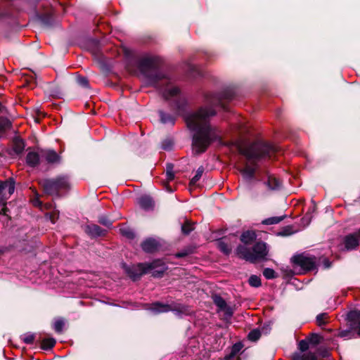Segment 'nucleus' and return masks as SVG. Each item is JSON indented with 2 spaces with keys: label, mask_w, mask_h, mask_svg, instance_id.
Wrapping results in <instances>:
<instances>
[{
  "label": "nucleus",
  "mask_w": 360,
  "mask_h": 360,
  "mask_svg": "<svg viewBox=\"0 0 360 360\" xmlns=\"http://www.w3.org/2000/svg\"><path fill=\"white\" fill-rule=\"evenodd\" d=\"M64 321L61 319L56 320L53 323V328L56 332L60 333L63 331Z\"/></svg>",
  "instance_id": "nucleus-34"
},
{
  "label": "nucleus",
  "mask_w": 360,
  "mask_h": 360,
  "mask_svg": "<svg viewBox=\"0 0 360 360\" xmlns=\"http://www.w3.org/2000/svg\"><path fill=\"white\" fill-rule=\"evenodd\" d=\"M146 269L148 274H151L153 277H162L167 270L166 264L160 259L155 260L150 263H146Z\"/></svg>",
  "instance_id": "nucleus-9"
},
{
  "label": "nucleus",
  "mask_w": 360,
  "mask_h": 360,
  "mask_svg": "<svg viewBox=\"0 0 360 360\" xmlns=\"http://www.w3.org/2000/svg\"><path fill=\"white\" fill-rule=\"evenodd\" d=\"M11 125L10 120L6 117H0V133L8 129Z\"/></svg>",
  "instance_id": "nucleus-30"
},
{
  "label": "nucleus",
  "mask_w": 360,
  "mask_h": 360,
  "mask_svg": "<svg viewBox=\"0 0 360 360\" xmlns=\"http://www.w3.org/2000/svg\"><path fill=\"white\" fill-rule=\"evenodd\" d=\"M237 255L247 261L255 262L258 259H263L268 253L266 244L263 242L257 243L251 251L245 245H239L236 250Z\"/></svg>",
  "instance_id": "nucleus-4"
},
{
  "label": "nucleus",
  "mask_w": 360,
  "mask_h": 360,
  "mask_svg": "<svg viewBox=\"0 0 360 360\" xmlns=\"http://www.w3.org/2000/svg\"><path fill=\"white\" fill-rule=\"evenodd\" d=\"M344 243L347 250L355 249L360 245V233H354L347 235L345 238Z\"/></svg>",
  "instance_id": "nucleus-11"
},
{
  "label": "nucleus",
  "mask_w": 360,
  "mask_h": 360,
  "mask_svg": "<svg viewBox=\"0 0 360 360\" xmlns=\"http://www.w3.org/2000/svg\"><path fill=\"white\" fill-rule=\"evenodd\" d=\"M340 336L341 337H345L346 336V331H342L340 333Z\"/></svg>",
  "instance_id": "nucleus-52"
},
{
  "label": "nucleus",
  "mask_w": 360,
  "mask_h": 360,
  "mask_svg": "<svg viewBox=\"0 0 360 360\" xmlns=\"http://www.w3.org/2000/svg\"><path fill=\"white\" fill-rule=\"evenodd\" d=\"M242 345L240 343H236L235 344L231 349V354L236 355L237 353L240 352V350L242 349Z\"/></svg>",
  "instance_id": "nucleus-44"
},
{
  "label": "nucleus",
  "mask_w": 360,
  "mask_h": 360,
  "mask_svg": "<svg viewBox=\"0 0 360 360\" xmlns=\"http://www.w3.org/2000/svg\"><path fill=\"white\" fill-rule=\"evenodd\" d=\"M158 56L144 55L139 60V68L146 78V84L157 86L158 82L162 79L164 75L158 70L160 63Z\"/></svg>",
  "instance_id": "nucleus-3"
},
{
  "label": "nucleus",
  "mask_w": 360,
  "mask_h": 360,
  "mask_svg": "<svg viewBox=\"0 0 360 360\" xmlns=\"http://www.w3.org/2000/svg\"><path fill=\"white\" fill-rule=\"evenodd\" d=\"M310 210H311L312 212H315V210H316V205L314 204Z\"/></svg>",
  "instance_id": "nucleus-51"
},
{
  "label": "nucleus",
  "mask_w": 360,
  "mask_h": 360,
  "mask_svg": "<svg viewBox=\"0 0 360 360\" xmlns=\"http://www.w3.org/2000/svg\"><path fill=\"white\" fill-rule=\"evenodd\" d=\"M120 231L123 236H125L129 238H133L134 236L133 231L127 228L121 229Z\"/></svg>",
  "instance_id": "nucleus-40"
},
{
  "label": "nucleus",
  "mask_w": 360,
  "mask_h": 360,
  "mask_svg": "<svg viewBox=\"0 0 360 360\" xmlns=\"http://www.w3.org/2000/svg\"><path fill=\"white\" fill-rule=\"evenodd\" d=\"M360 313L357 311H349L347 314V319L350 322V328L356 331L360 336Z\"/></svg>",
  "instance_id": "nucleus-12"
},
{
  "label": "nucleus",
  "mask_w": 360,
  "mask_h": 360,
  "mask_svg": "<svg viewBox=\"0 0 360 360\" xmlns=\"http://www.w3.org/2000/svg\"><path fill=\"white\" fill-rule=\"evenodd\" d=\"M328 316L327 313H322L316 316V323L319 326H322L327 323Z\"/></svg>",
  "instance_id": "nucleus-29"
},
{
  "label": "nucleus",
  "mask_w": 360,
  "mask_h": 360,
  "mask_svg": "<svg viewBox=\"0 0 360 360\" xmlns=\"http://www.w3.org/2000/svg\"><path fill=\"white\" fill-rule=\"evenodd\" d=\"M309 342L308 339L300 341L298 347L301 352H305L309 349Z\"/></svg>",
  "instance_id": "nucleus-38"
},
{
  "label": "nucleus",
  "mask_w": 360,
  "mask_h": 360,
  "mask_svg": "<svg viewBox=\"0 0 360 360\" xmlns=\"http://www.w3.org/2000/svg\"><path fill=\"white\" fill-rule=\"evenodd\" d=\"M85 232L91 237L94 238L104 236L107 231L105 229H101L96 224H89L86 226Z\"/></svg>",
  "instance_id": "nucleus-14"
},
{
  "label": "nucleus",
  "mask_w": 360,
  "mask_h": 360,
  "mask_svg": "<svg viewBox=\"0 0 360 360\" xmlns=\"http://www.w3.org/2000/svg\"><path fill=\"white\" fill-rule=\"evenodd\" d=\"M162 93L166 100L172 101L174 103L176 113L179 114L181 111L184 110L186 101L177 86L165 81V86L162 89Z\"/></svg>",
  "instance_id": "nucleus-5"
},
{
  "label": "nucleus",
  "mask_w": 360,
  "mask_h": 360,
  "mask_svg": "<svg viewBox=\"0 0 360 360\" xmlns=\"http://www.w3.org/2000/svg\"><path fill=\"white\" fill-rule=\"evenodd\" d=\"M219 249L226 255H229L231 252V248L229 247L223 240H220L217 242Z\"/></svg>",
  "instance_id": "nucleus-26"
},
{
  "label": "nucleus",
  "mask_w": 360,
  "mask_h": 360,
  "mask_svg": "<svg viewBox=\"0 0 360 360\" xmlns=\"http://www.w3.org/2000/svg\"><path fill=\"white\" fill-rule=\"evenodd\" d=\"M76 79H77V82L79 85H80L83 87H85V88L89 87V81L86 79V77L77 76Z\"/></svg>",
  "instance_id": "nucleus-37"
},
{
  "label": "nucleus",
  "mask_w": 360,
  "mask_h": 360,
  "mask_svg": "<svg viewBox=\"0 0 360 360\" xmlns=\"http://www.w3.org/2000/svg\"><path fill=\"white\" fill-rule=\"evenodd\" d=\"M2 211L5 212V209H2ZM4 214H6V212H4Z\"/></svg>",
  "instance_id": "nucleus-55"
},
{
  "label": "nucleus",
  "mask_w": 360,
  "mask_h": 360,
  "mask_svg": "<svg viewBox=\"0 0 360 360\" xmlns=\"http://www.w3.org/2000/svg\"><path fill=\"white\" fill-rule=\"evenodd\" d=\"M34 340V335L32 333H27L23 336V341L27 344H32Z\"/></svg>",
  "instance_id": "nucleus-41"
},
{
  "label": "nucleus",
  "mask_w": 360,
  "mask_h": 360,
  "mask_svg": "<svg viewBox=\"0 0 360 360\" xmlns=\"http://www.w3.org/2000/svg\"><path fill=\"white\" fill-rule=\"evenodd\" d=\"M284 217H273L264 219L262 223L266 225L276 224L283 219Z\"/></svg>",
  "instance_id": "nucleus-27"
},
{
  "label": "nucleus",
  "mask_w": 360,
  "mask_h": 360,
  "mask_svg": "<svg viewBox=\"0 0 360 360\" xmlns=\"http://www.w3.org/2000/svg\"><path fill=\"white\" fill-rule=\"evenodd\" d=\"M34 205H40V202H39V201L38 200H35L34 201Z\"/></svg>",
  "instance_id": "nucleus-50"
},
{
  "label": "nucleus",
  "mask_w": 360,
  "mask_h": 360,
  "mask_svg": "<svg viewBox=\"0 0 360 360\" xmlns=\"http://www.w3.org/2000/svg\"><path fill=\"white\" fill-rule=\"evenodd\" d=\"M149 309L154 314L164 313L169 311H173L176 316H181L188 314L190 310L188 307L182 304H166L160 302L153 303Z\"/></svg>",
  "instance_id": "nucleus-7"
},
{
  "label": "nucleus",
  "mask_w": 360,
  "mask_h": 360,
  "mask_svg": "<svg viewBox=\"0 0 360 360\" xmlns=\"http://www.w3.org/2000/svg\"><path fill=\"white\" fill-rule=\"evenodd\" d=\"M41 185L45 192L49 195H58L61 190H65L69 188V181L67 176H58L56 179H44L41 181Z\"/></svg>",
  "instance_id": "nucleus-6"
},
{
  "label": "nucleus",
  "mask_w": 360,
  "mask_h": 360,
  "mask_svg": "<svg viewBox=\"0 0 360 360\" xmlns=\"http://www.w3.org/2000/svg\"><path fill=\"white\" fill-rule=\"evenodd\" d=\"M160 244L154 238H147L141 243V248L146 252H153L158 250Z\"/></svg>",
  "instance_id": "nucleus-13"
},
{
  "label": "nucleus",
  "mask_w": 360,
  "mask_h": 360,
  "mask_svg": "<svg viewBox=\"0 0 360 360\" xmlns=\"http://www.w3.org/2000/svg\"><path fill=\"white\" fill-rule=\"evenodd\" d=\"M204 172V167L202 166H200L198 167V170L196 171L195 175L191 179L190 181V184L191 186H194L201 178L202 174Z\"/></svg>",
  "instance_id": "nucleus-25"
},
{
  "label": "nucleus",
  "mask_w": 360,
  "mask_h": 360,
  "mask_svg": "<svg viewBox=\"0 0 360 360\" xmlns=\"http://www.w3.org/2000/svg\"><path fill=\"white\" fill-rule=\"evenodd\" d=\"M160 120L163 124H174L175 122V117L169 114L165 113L162 111L160 112Z\"/></svg>",
  "instance_id": "nucleus-21"
},
{
  "label": "nucleus",
  "mask_w": 360,
  "mask_h": 360,
  "mask_svg": "<svg viewBox=\"0 0 360 360\" xmlns=\"http://www.w3.org/2000/svg\"><path fill=\"white\" fill-rule=\"evenodd\" d=\"M256 239V234L254 231H247L240 237L241 241L245 244H250Z\"/></svg>",
  "instance_id": "nucleus-20"
},
{
  "label": "nucleus",
  "mask_w": 360,
  "mask_h": 360,
  "mask_svg": "<svg viewBox=\"0 0 360 360\" xmlns=\"http://www.w3.org/2000/svg\"><path fill=\"white\" fill-rule=\"evenodd\" d=\"M293 263L300 266L303 270L309 271L315 267L316 259L314 257L304 254L295 255L292 258Z\"/></svg>",
  "instance_id": "nucleus-8"
},
{
  "label": "nucleus",
  "mask_w": 360,
  "mask_h": 360,
  "mask_svg": "<svg viewBox=\"0 0 360 360\" xmlns=\"http://www.w3.org/2000/svg\"><path fill=\"white\" fill-rule=\"evenodd\" d=\"M2 193L4 194L6 192L8 193L9 195L13 193L15 191V184L14 182L10 179L6 181H0Z\"/></svg>",
  "instance_id": "nucleus-18"
},
{
  "label": "nucleus",
  "mask_w": 360,
  "mask_h": 360,
  "mask_svg": "<svg viewBox=\"0 0 360 360\" xmlns=\"http://www.w3.org/2000/svg\"><path fill=\"white\" fill-rule=\"evenodd\" d=\"M56 344L55 339L52 338H44L41 341V348L45 350L51 349Z\"/></svg>",
  "instance_id": "nucleus-22"
},
{
  "label": "nucleus",
  "mask_w": 360,
  "mask_h": 360,
  "mask_svg": "<svg viewBox=\"0 0 360 360\" xmlns=\"http://www.w3.org/2000/svg\"><path fill=\"white\" fill-rule=\"evenodd\" d=\"M330 264L328 260H326L325 267L328 268V267H330Z\"/></svg>",
  "instance_id": "nucleus-49"
},
{
  "label": "nucleus",
  "mask_w": 360,
  "mask_h": 360,
  "mask_svg": "<svg viewBox=\"0 0 360 360\" xmlns=\"http://www.w3.org/2000/svg\"><path fill=\"white\" fill-rule=\"evenodd\" d=\"M309 343L316 345L320 341V337L316 334H313L310 338H308Z\"/></svg>",
  "instance_id": "nucleus-43"
},
{
  "label": "nucleus",
  "mask_w": 360,
  "mask_h": 360,
  "mask_svg": "<svg viewBox=\"0 0 360 360\" xmlns=\"http://www.w3.org/2000/svg\"><path fill=\"white\" fill-rule=\"evenodd\" d=\"M249 284L255 288H258L261 285V279L256 275H252L248 280Z\"/></svg>",
  "instance_id": "nucleus-28"
},
{
  "label": "nucleus",
  "mask_w": 360,
  "mask_h": 360,
  "mask_svg": "<svg viewBox=\"0 0 360 360\" xmlns=\"http://www.w3.org/2000/svg\"><path fill=\"white\" fill-rule=\"evenodd\" d=\"M166 176L168 181H172L174 179V172L173 171V165L171 164L167 165L166 169Z\"/></svg>",
  "instance_id": "nucleus-33"
},
{
  "label": "nucleus",
  "mask_w": 360,
  "mask_h": 360,
  "mask_svg": "<svg viewBox=\"0 0 360 360\" xmlns=\"http://www.w3.org/2000/svg\"><path fill=\"white\" fill-rule=\"evenodd\" d=\"M221 311L224 312V316L226 319L231 318L233 315L232 308L227 306V304L226 305V308L222 309Z\"/></svg>",
  "instance_id": "nucleus-42"
},
{
  "label": "nucleus",
  "mask_w": 360,
  "mask_h": 360,
  "mask_svg": "<svg viewBox=\"0 0 360 360\" xmlns=\"http://www.w3.org/2000/svg\"><path fill=\"white\" fill-rule=\"evenodd\" d=\"M3 108V105L0 103V112L2 111Z\"/></svg>",
  "instance_id": "nucleus-54"
},
{
  "label": "nucleus",
  "mask_w": 360,
  "mask_h": 360,
  "mask_svg": "<svg viewBox=\"0 0 360 360\" xmlns=\"http://www.w3.org/2000/svg\"><path fill=\"white\" fill-rule=\"evenodd\" d=\"M41 155L49 163H57L60 161L59 155L53 150H42Z\"/></svg>",
  "instance_id": "nucleus-15"
},
{
  "label": "nucleus",
  "mask_w": 360,
  "mask_h": 360,
  "mask_svg": "<svg viewBox=\"0 0 360 360\" xmlns=\"http://www.w3.org/2000/svg\"><path fill=\"white\" fill-rule=\"evenodd\" d=\"M25 148V143L21 139H16L14 141L13 144V150L15 153L20 154L21 153Z\"/></svg>",
  "instance_id": "nucleus-23"
},
{
  "label": "nucleus",
  "mask_w": 360,
  "mask_h": 360,
  "mask_svg": "<svg viewBox=\"0 0 360 360\" xmlns=\"http://www.w3.org/2000/svg\"><path fill=\"white\" fill-rule=\"evenodd\" d=\"M264 276L267 279H272L276 277V272L270 268H266L263 271Z\"/></svg>",
  "instance_id": "nucleus-35"
},
{
  "label": "nucleus",
  "mask_w": 360,
  "mask_h": 360,
  "mask_svg": "<svg viewBox=\"0 0 360 360\" xmlns=\"http://www.w3.org/2000/svg\"><path fill=\"white\" fill-rule=\"evenodd\" d=\"M140 207L145 210H152L154 207V202L149 196H142L139 199Z\"/></svg>",
  "instance_id": "nucleus-16"
},
{
  "label": "nucleus",
  "mask_w": 360,
  "mask_h": 360,
  "mask_svg": "<svg viewBox=\"0 0 360 360\" xmlns=\"http://www.w3.org/2000/svg\"><path fill=\"white\" fill-rule=\"evenodd\" d=\"M311 219V216L310 213H307L304 217L302 218V222L306 223V224H309L310 220Z\"/></svg>",
  "instance_id": "nucleus-46"
},
{
  "label": "nucleus",
  "mask_w": 360,
  "mask_h": 360,
  "mask_svg": "<svg viewBox=\"0 0 360 360\" xmlns=\"http://www.w3.org/2000/svg\"><path fill=\"white\" fill-rule=\"evenodd\" d=\"M239 152L244 155L246 162L244 167L239 169L243 177L246 179H251L255 174L257 162L264 157H271L275 152L272 146L262 142H256L252 144L240 146Z\"/></svg>",
  "instance_id": "nucleus-2"
},
{
  "label": "nucleus",
  "mask_w": 360,
  "mask_h": 360,
  "mask_svg": "<svg viewBox=\"0 0 360 360\" xmlns=\"http://www.w3.org/2000/svg\"><path fill=\"white\" fill-rule=\"evenodd\" d=\"M98 222L108 228L112 225V221L105 216L100 217L98 219Z\"/></svg>",
  "instance_id": "nucleus-39"
},
{
  "label": "nucleus",
  "mask_w": 360,
  "mask_h": 360,
  "mask_svg": "<svg viewBox=\"0 0 360 360\" xmlns=\"http://www.w3.org/2000/svg\"><path fill=\"white\" fill-rule=\"evenodd\" d=\"M166 189L169 193H172L173 192V189L172 188H170L169 186H166Z\"/></svg>",
  "instance_id": "nucleus-48"
},
{
  "label": "nucleus",
  "mask_w": 360,
  "mask_h": 360,
  "mask_svg": "<svg viewBox=\"0 0 360 360\" xmlns=\"http://www.w3.org/2000/svg\"><path fill=\"white\" fill-rule=\"evenodd\" d=\"M261 336V332L258 329L251 330L248 334V338L251 341H257Z\"/></svg>",
  "instance_id": "nucleus-31"
},
{
  "label": "nucleus",
  "mask_w": 360,
  "mask_h": 360,
  "mask_svg": "<svg viewBox=\"0 0 360 360\" xmlns=\"http://www.w3.org/2000/svg\"><path fill=\"white\" fill-rule=\"evenodd\" d=\"M26 162L30 167H35L39 162V156L36 152H29L26 157Z\"/></svg>",
  "instance_id": "nucleus-17"
},
{
  "label": "nucleus",
  "mask_w": 360,
  "mask_h": 360,
  "mask_svg": "<svg viewBox=\"0 0 360 360\" xmlns=\"http://www.w3.org/2000/svg\"><path fill=\"white\" fill-rule=\"evenodd\" d=\"M193 229H194L193 225L191 222H189L188 221H186L181 226V230H182V232L184 234L190 233L193 230Z\"/></svg>",
  "instance_id": "nucleus-32"
},
{
  "label": "nucleus",
  "mask_w": 360,
  "mask_h": 360,
  "mask_svg": "<svg viewBox=\"0 0 360 360\" xmlns=\"http://www.w3.org/2000/svg\"><path fill=\"white\" fill-rule=\"evenodd\" d=\"M214 303L217 306L219 310L221 311L222 309L226 308V302L225 300L219 295L213 296Z\"/></svg>",
  "instance_id": "nucleus-24"
},
{
  "label": "nucleus",
  "mask_w": 360,
  "mask_h": 360,
  "mask_svg": "<svg viewBox=\"0 0 360 360\" xmlns=\"http://www.w3.org/2000/svg\"><path fill=\"white\" fill-rule=\"evenodd\" d=\"M224 108L219 95L207 94L205 105L197 111L188 114L185 119L193 134L192 150L195 154L204 153L213 141H220L219 130L210 124V117L216 115L214 107Z\"/></svg>",
  "instance_id": "nucleus-1"
},
{
  "label": "nucleus",
  "mask_w": 360,
  "mask_h": 360,
  "mask_svg": "<svg viewBox=\"0 0 360 360\" xmlns=\"http://www.w3.org/2000/svg\"><path fill=\"white\" fill-rule=\"evenodd\" d=\"M51 221L53 224L55 223V219L52 217V216L50 217Z\"/></svg>",
  "instance_id": "nucleus-53"
},
{
  "label": "nucleus",
  "mask_w": 360,
  "mask_h": 360,
  "mask_svg": "<svg viewBox=\"0 0 360 360\" xmlns=\"http://www.w3.org/2000/svg\"><path fill=\"white\" fill-rule=\"evenodd\" d=\"M125 272L128 276L136 281L141 278L144 274H148V271L146 269V263H139L136 265L124 266Z\"/></svg>",
  "instance_id": "nucleus-10"
},
{
  "label": "nucleus",
  "mask_w": 360,
  "mask_h": 360,
  "mask_svg": "<svg viewBox=\"0 0 360 360\" xmlns=\"http://www.w3.org/2000/svg\"><path fill=\"white\" fill-rule=\"evenodd\" d=\"M174 145V142L170 139H166L162 142V148L164 150H171Z\"/></svg>",
  "instance_id": "nucleus-36"
},
{
  "label": "nucleus",
  "mask_w": 360,
  "mask_h": 360,
  "mask_svg": "<svg viewBox=\"0 0 360 360\" xmlns=\"http://www.w3.org/2000/svg\"><path fill=\"white\" fill-rule=\"evenodd\" d=\"M186 255H187V253H186V252H179V253H177V254L176 255V256L177 257H183L186 256Z\"/></svg>",
  "instance_id": "nucleus-47"
},
{
  "label": "nucleus",
  "mask_w": 360,
  "mask_h": 360,
  "mask_svg": "<svg viewBox=\"0 0 360 360\" xmlns=\"http://www.w3.org/2000/svg\"><path fill=\"white\" fill-rule=\"evenodd\" d=\"M316 357L314 354L309 353L302 356L301 360H316Z\"/></svg>",
  "instance_id": "nucleus-45"
},
{
  "label": "nucleus",
  "mask_w": 360,
  "mask_h": 360,
  "mask_svg": "<svg viewBox=\"0 0 360 360\" xmlns=\"http://www.w3.org/2000/svg\"><path fill=\"white\" fill-rule=\"evenodd\" d=\"M265 184L270 190H278L281 188V182L274 176H268L267 181Z\"/></svg>",
  "instance_id": "nucleus-19"
}]
</instances>
